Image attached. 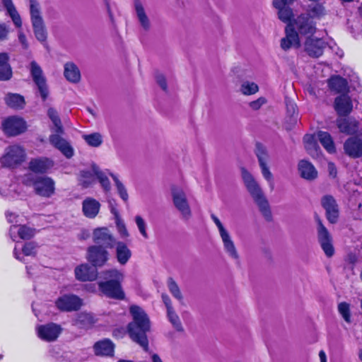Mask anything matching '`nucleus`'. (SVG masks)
I'll return each instance as SVG.
<instances>
[{
	"label": "nucleus",
	"mask_w": 362,
	"mask_h": 362,
	"mask_svg": "<svg viewBox=\"0 0 362 362\" xmlns=\"http://www.w3.org/2000/svg\"><path fill=\"white\" fill-rule=\"evenodd\" d=\"M8 60L9 57L6 53H0V81L9 80L12 76V70Z\"/></svg>",
	"instance_id": "72a5a7b5"
},
{
	"label": "nucleus",
	"mask_w": 362,
	"mask_h": 362,
	"mask_svg": "<svg viewBox=\"0 0 362 362\" xmlns=\"http://www.w3.org/2000/svg\"><path fill=\"white\" fill-rule=\"evenodd\" d=\"M266 103V100L264 98H259L256 100H254L250 103V107L255 110H259L264 103Z\"/></svg>",
	"instance_id": "052dcab7"
},
{
	"label": "nucleus",
	"mask_w": 362,
	"mask_h": 362,
	"mask_svg": "<svg viewBox=\"0 0 362 362\" xmlns=\"http://www.w3.org/2000/svg\"><path fill=\"white\" fill-rule=\"evenodd\" d=\"M334 107L339 116H346L352 111V100L348 95L342 94L335 98Z\"/></svg>",
	"instance_id": "b1692460"
},
{
	"label": "nucleus",
	"mask_w": 362,
	"mask_h": 362,
	"mask_svg": "<svg viewBox=\"0 0 362 362\" xmlns=\"http://www.w3.org/2000/svg\"><path fill=\"white\" fill-rule=\"evenodd\" d=\"M211 218L216 225V226L218 227L220 235L225 232H227V230L224 228L220 220L215 215L212 214Z\"/></svg>",
	"instance_id": "e2e57ef3"
},
{
	"label": "nucleus",
	"mask_w": 362,
	"mask_h": 362,
	"mask_svg": "<svg viewBox=\"0 0 362 362\" xmlns=\"http://www.w3.org/2000/svg\"><path fill=\"white\" fill-rule=\"evenodd\" d=\"M298 169L301 177L305 180H313L317 177V170L314 165L308 160H300L298 163Z\"/></svg>",
	"instance_id": "c85d7f7f"
},
{
	"label": "nucleus",
	"mask_w": 362,
	"mask_h": 362,
	"mask_svg": "<svg viewBox=\"0 0 362 362\" xmlns=\"http://www.w3.org/2000/svg\"><path fill=\"white\" fill-rule=\"evenodd\" d=\"M317 239L322 250L327 257H331L334 253L332 238L329 231L320 219L317 220Z\"/></svg>",
	"instance_id": "9d476101"
},
{
	"label": "nucleus",
	"mask_w": 362,
	"mask_h": 362,
	"mask_svg": "<svg viewBox=\"0 0 362 362\" xmlns=\"http://www.w3.org/2000/svg\"><path fill=\"white\" fill-rule=\"evenodd\" d=\"M328 85L330 89L337 93H346L349 90L347 81L339 76H332L329 78Z\"/></svg>",
	"instance_id": "f704fd0d"
},
{
	"label": "nucleus",
	"mask_w": 362,
	"mask_h": 362,
	"mask_svg": "<svg viewBox=\"0 0 362 362\" xmlns=\"http://www.w3.org/2000/svg\"><path fill=\"white\" fill-rule=\"evenodd\" d=\"M18 40L24 49H27L28 47L26 37L22 32H19L18 33Z\"/></svg>",
	"instance_id": "69168bd1"
},
{
	"label": "nucleus",
	"mask_w": 362,
	"mask_h": 362,
	"mask_svg": "<svg viewBox=\"0 0 362 362\" xmlns=\"http://www.w3.org/2000/svg\"><path fill=\"white\" fill-rule=\"evenodd\" d=\"M54 305L61 312L77 311L82 307L83 300L76 295L65 293L55 300Z\"/></svg>",
	"instance_id": "0eeeda50"
},
{
	"label": "nucleus",
	"mask_w": 362,
	"mask_h": 362,
	"mask_svg": "<svg viewBox=\"0 0 362 362\" xmlns=\"http://www.w3.org/2000/svg\"><path fill=\"white\" fill-rule=\"evenodd\" d=\"M64 75L67 81L73 83H77L81 80L80 70L73 62H67L64 64Z\"/></svg>",
	"instance_id": "7c9ffc66"
},
{
	"label": "nucleus",
	"mask_w": 362,
	"mask_h": 362,
	"mask_svg": "<svg viewBox=\"0 0 362 362\" xmlns=\"http://www.w3.org/2000/svg\"><path fill=\"white\" fill-rule=\"evenodd\" d=\"M226 251L228 253V255L234 259H238V255L237 251L235 250L233 242L231 240L230 237L228 232H225L220 235Z\"/></svg>",
	"instance_id": "79ce46f5"
},
{
	"label": "nucleus",
	"mask_w": 362,
	"mask_h": 362,
	"mask_svg": "<svg viewBox=\"0 0 362 362\" xmlns=\"http://www.w3.org/2000/svg\"><path fill=\"white\" fill-rule=\"evenodd\" d=\"M109 175L112 177L116 189L117 194H119V197L123 200L124 202L127 203L129 199V194L127 193V188L124 185V184L119 180L118 177L112 173H109Z\"/></svg>",
	"instance_id": "a18cd8bd"
},
{
	"label": "nucleus",
	"mask_w": 362,
	"mask_h": 362,
	"mask_svg": "<svg viewBox=\"0 0 362 362\" xmlns=\"http://www.w3.org/2000/svg\"><path fill=\"white\" fill-rule=\"evenodd\" d=\"M54 166V161L47 157L31 158L28 163V169L35 174H45Z\"/></svg>",
	"instance_id": "f3484780"
},
{
	"label": "nucleus",
	"mask_w": 362,
	"mask_h": 362,
	"mask_svg": "<svg viewBox=\"0 0 362 362\" xmlns=\"http://www.w3.org/2000/svg\"><path fill=\"white\" fill-rule=\"evenodd\" d=\"M162 299H163V301L164 304L165 305L167 310L173 309V307H172V305H171V300H170V298H169V296L168 295L163 294L162 295Z\"/></svg>",
	"instance_id": "338daca9"
},
{
	"label": "nucleus",
	"mask_w": 362,
	"mask_h": 362,
	"mask_svg": "<svg viewBox=\"0 0 362 362\" xmlns=\"http://www.w3.org/2000/svg\"><path fill=\"white\" fill-rule=\"evenodd\" d=\"M295 0H274L273 5L274 7L280 6V4H292Z\"/></svg>",
	"instance_id": "774afa93"
},
{
	"label": "nucleus",
	"mask_w": 362,
	"mask_h": 362,
	"mask_svg": "<svg viewBox=\"0 0 362 362\" xmlns=\"http://www.w3.org/2000/svg\"><path fill=\"white\" fill-rule=\"evenodd\" d=\"M96 175L93 170H84L80 172L78 182L83 188H88L95 183Z\"/></svg>",
	"instance_id": "ea45409f"
},
{
	"label": "nucleus",
	"mask_w": 362,
	"mask_h": 362,
	"mask_svg": "<svg viewBox=\"0 0 362 362\" xmlns=\"http://www.w3.org/2000/svg\"><path fill=\"white\" fill-rule=\"evenodd\" d=\"M337 126L339 131L346 134H354L358 129V122L353 118H339Z\"/></svg>",
	"instance_id": "cd10ccee"
},
{
	"label": "nucleus",
	"mask_w": 362,
	"mask_h": 362,
	"mask_svg": "<svg viewBox=\"0 0 362 362\" xmlns=\"http://www.w3.org/2000/svg\"><path fill=\"white\" fill-rule=\"evenodd\" d=\"M255 153L258 158L262 175L264 179L269 182L272 189L274 188V180L273 175L267 165V161L268 160V154L267 150L262 144L257 143L256 144Z\"/></svg>",
	"instance_id": "2eb2a0df"
},
{
	"label": "nucleus",
	"mask_w": 362,
	"mask_h": 362,
	"mask_svg": "<svg viewBox=\"0 0 362 362\" xmlns=\"http://www.w3.org/2000/svg\"><path fill=\"white\" fill-rule=\"evenodd\" d=\"M322 205L326 211L328 221L334 223L339 217V209L335 199L330 195H326L322 198Z\"/></svg>",
	"instance_id": "6ab92c4d"
},
{
	"label": "nucleus",
	"mask_w": 362,
	"mask_h": 362,
	"mask_svg": "<svg viewBox=\"0 0 362 362\" xmlns=\"http://www.w3.org/2000/svg\"><path fill=\"white\" fill-rule=\"evenodd\" d=\"M8 32V26L5 23H0V41L6 39Z\"/></svg>",
	"instance_id": "680f3d73"
},
{
	"label": "nucleus",
	"mask_w": 362,
	"mask_h": 362,
	"mask_svg": "<svg viewBox=\"0 0 362 362\" xmlns=\"http://www.w3.org/2000/svg\"><path fill=\"white\" fill-rule=\"evenodd\" d=\"M286 36L281 40V47L284 51L291 48H298L300 46L298 34L291 28V25H286L285 28Z\"/></svg>",
	"instance_id": "412c9836"
},
{
	"label": "nucleus",
	"mask_w": 362,
	"mask_h": 362,
	"mask_svg": "<svg viewBox=\"0 0 362 362\" xmlns=\"http://www.w3.org/2000/svg\"><path fill=\"white\" fill-rule=\"evenodd\" d=\"M325 44L322 39L308 37L305 42V52L311 57H319L323 53Z\"/></svg>",
	"instance_id": "5701e85b"
},
{
	"label": "nucleus",
	"mask_w": 362,
	"mask_h": 362,
	"mask_svg": "<svg viewBox=\"0 0 362 362\" xmlns=\"http://www.w3.org/2000/svg\"><path fill=\"white\" fill-rule=\"evenodd\" d=\"M361 25L359 23H356L355 25H351V32L355 38H358L362 36V28Z\"/></svg>",
	"instance_id": "bf43d9fd"
},
{
	"label": "nucleus",
	"mask_w": 362,
	"mask_h": 362,
	"mask_svg": "<svg viewBox=\"0 0 362 362\" xmlns=\"http://www.w3.org/2000/svg\"><path fill=\"white\" fill-rule=\"evenodd\" d=\"M51 357L55 362H64V356L61 354L59 349H52L49 351Z\"/></svg>",
	"instance_id": "13d9d810"
},
{
	"label": "nucleus",
	"mask_w": 362,
	"mask_h": 362,
	"mask_svg": "<svg viewBox=\"0 0 362 362\" xmlns=\"http://www.w3.org/2000/svg\"><path fill=\"white\" fill-rule=\"evenodd\" d=\"M115 246L117 262L122 265L126 264L132 257L130 249L126 243L121 241L115 243Z\"/></svg>",
	"instance_id": "c756f323"
},
{
	"label": "nucleus",
	"mask_w": 362,
	"mask_h": 362,
	"mask_svg": "<svg viewBox=\"0 0 362 362\" xmlns=\"http://www.w3.org/2000/svg\"><path fill=\"white\" fill-rule=\"evenodd\" d=\"M100 208V204L93 198L88 197L83 201L82 211L87 218H95L99 213Z\"/></svg>",
	"instance_id": "bb28decb"
},
{
	"label": "nucleus",
	"mask_w": 362,
	"mask_h": 362,
	"mask_svg": "<svg viewBox=\"0 0 362 362\" xmlns=\"http://www.w3.org/2000/svg\"><path fill=\"white\" fill-rule=\"evenodd\" d=\"M75 275L77 279L82 281H93L98 276V271L93 265L85 264L75 269Z\"/></svg>",
	"instance_id": "393cba45"
},
{
	"label": "nucleus",
	"mask_w": 362,
	"mask_h": 362,
	"mask_svg": "<svg viewBox=\"0 0 362 362\" xmlns=\"http://www.w3.org/2000/svg\"><path fill=\"white\" fill-rule=\"evenodd\" d=\"M255 153L258 158L262 175L264 179L269 182L272 189L274 188V180L273 175L267 165V161L268 160V154L267 150L262 144L257 143L256 144Z\"/></svg>",
	"instance_id": "dca6fc26"
},
{
	"label": "nucleus",
	"mask_w": 362,
	"mask_h": 362,
	"mask_svg": "<svg viewBox=\"0 0 362 362\" xmlns=\"http://www.w3.org/2000/svg\"><path fill=\"white\" fill-rule=\"evenodd\" d=\"M83 139L90 146L98 147L103 142L102 136L99 133L83 135Z\"/></svg>",
	"instance_id": "8fccbe9b"
},
{
	"label": "nucleus",
	"mask_w": 362,
	"mask_h": 362,
	"mask_svg": "<svg viewBox=\"0 0 362 362\" xmlns=\"http://www.w3.org/2000/svg\"><path fill=\"white\" fill-rule=\"evenodd\" d=\"M305 14L308 15L310 19L319 18L325 14V10L322 5L317 4L310 6L308 13Z\"/></svg>",
	"instance_id": "09e8293b"
},
{
	"label": "nucleus",
	"mask_w": 362,
	"mask_h": 362,
	"mask_svg": "<svg viewBox=\"0 0 362 362\" xmlns=\"http://www.w3.org/2000/svg\"><path fill=\"white\" fill-rule=\"evenodd\" d=\"M168 287L172 295L179 300L182 299V296L180 288L176 282L172 279L169 278L168 280Z\"/></svg>",
	"instance_id": "603ef678"
},
{
	"label": "nucleus",
	"mask_w": 362,
	"mask_h": 362,
	"mask_svg": "<svg viewBox=\"0 0 362 362\" xmlns=\"http://www.w3.org/2000/svg\"><path fill=\"white\" fill-rule=\"evenodd\" d=\"M37 245L33 242L26 243L22 248V254L18 252L16 246L13 250V255L16 259L23 262H25L24 256H35L36 255Z\"/></svg>",
	"instance_id": "e433bc0d"
},
{
	"label": "nucleus",
	"mask_w": 362,
	"mask_h": 362,
	"mask_svg": "<svg viewBox=\"0 0 362 362\" xmlns=\"http://www.w3.org/2000/svg\"><path fill=\"white\" fill-rule=\"evenodd\" d=\"M32 26L35 37L41 42L47 40V31L40 13V6L37 0H29Z\"/></svg>",
	"instance_id": "39448f33"
},
{
	"label": "nucleus",
	"mask_w": 362,
	"mask_h": 362,
	"mask_svg": "<svg viewBox=\"0 0 362 362\" xmlns=\"http://www.w3.org/2000/svg\"><path fill=\"white\" fill-rule=\"evenodd\" d=\"M344 149L349 156L357 158L362 156V138L352 136L349 138L344 144Z\"/></svg>",
	"instance_id": "4be33fe9"
},
{
	"label": "nucleus",
	"mask_w": 362,
	"mask_h": 362,
	"mask_svg": "<svg viewBox=\"0 0 362 362\" xmlns=\"http://www.w3.org/2000/svg\"><path fill=\"white\" fill-rule=\"evenodd\" d=\"M287 25H291L293 30L298 34L303 35H313L316 31L315 23L310 18L308 15L301 14L293 20V23H289Z\"/></svg>",
	"instance_id": "6e6552de"
},
{
	"label": "nucleus",
	"mask_w": 362,
	"mask_h": 362,
	"mask_svg": "<svg viewBox=\"0 0 362 362\" xmlns=\"http://www.w3.org/2000/svg\"><path fill=\"white\" fill-rule=\"evenodd\" d=\"M60 325L50 322L40 325L36 328L37 334L40 339L45 341H55L62 332Z\"/></svg>",
	"instance_id": "ddd939ff"
},
{
	"label": "nucleus",
	"mask_w": 362,
	"mask_h": 362,
	"mask_svg": "<svg viewBox=\"0 0 362 362\" xmlns=\"http://www.w3.org/2000/svg\"><path fill=\"white\" fill-rule=\"evenodd\" d=\"M117 229L122 238H127L129 236L128 230L124 221L120 219L115 221Z\"/></svg>",
	"instance_id": "4d7b16f0"
},
{
	"label": "nucleus",
	"mask_w": 362,
	"mask_h": 362,
	"mask_svg": "<svg viewBox=\"0 0 362 362\" xmlns=\"http://www.w3.org/2000/svg\"><path fill=\"white\" fill-rule=\"evenodd\" d=\"M95 322L94 316L89 313L81 312L76 315L73 324L80 328L87 329Z\"/></svg>",
	"instance_id": "2f4dec72"
},
{
	"label": "nucleus",
	"mask_w": 362,
	"mask_h": 362,
	"mask_svg": "<svg viewBox=\"0 0 362 362\" xmlns=\"http://www.w3.org/2000/svg\"><path fill=\"white\" fill-rule=\"evenodd\" d=\"M22 182L28 187H32L35 193L42 197H50L54 193V182L47 176L27 173L23 176Z\"/></svg>",
	"instance_id": "20e7f679"
},
{
	"label": "nucleus",
	"mask_w": 362,
	"mask_h": 362,
	"mask_svg": "<svg viewBox=\"0 0 362 362\" xmlns=\"http://www.w3.org/2000/svg\"><path fill=\"white\" fill-rule=\"evenodd\" d=\"M94 349L97 355L111 356L114 352V344L110 339H104L95 343Z\"/></svg>",
	"instance_id": "c9c22d12"
},
{
	"label": "nucleus",
	"mask_w": 362,
	"mask_h": 362,
	"mask_svg": "<svg viewBox=\"0 0 362 362\" xmlns=\"http://www.w3.org/2000/svg\"><path fill=\"white\" fill-rule=\"evenodd\" d=\"M133 321L128 325V332L131 339L139 344L144 351L148 349L146 333L150 330V321L144 310L137 305L129 308Z\"/></svg>",
	"instance_id": "f257e3e1"
},
{
	"label": "nucleus",
	"mask_w": 362,
	"mask_h": 362,
	"mask_svg": "<svg viewBox=\"0 0 362 362\" xmlns=\"http://www.w3.org/2000/svg\"><path fill=\"white\" fill-rule=\"evenodd\" d=\"M60 134L58 133L51 134L49 138V142L53 146L59 150L64 156L70 158L74 155V149Z\"/></svg>",
	"instance_id": "aec40b11"
},
{
	"label": "nucleus",
	"mask_w": 362,
	"mask_h": 362,
	"mask_svg": "<svg viewBox=\"0 0 362 362\" xmlns=\"http://www.w3.org/2000/svg\"><path fill=\"white\" fill-rule=\"evenodd\" d=\"M317 137L323 146V148L330 154L336 153V147L333 138L329 133L323 131H319L317 133Z\"/></svg>",
	"instance_id": "473e14b6"
},
{
	"label": "nucleus",
	"mask_w": 362,
	"mask_h": 362,
	"mask_svg": "<svg viewBox=\"0 0 362 362\" xmlns=\"http://www.w3.org/2000/svg\"><path fill=\"white\" fill-rule=\"evenodd\" d=\"M303 141L305 144V147L312 156H315V155H317L318 151L320 148L316 142V139L313 135L307 134L305 135L303 138Z\"/></svg>",
	"instance_id": "37998d69"
},
{
	"label": "nucleus",
	"mask_w": 362,
	"mask_h": 362,
	"mask_svg": "<svg viewBox=\"0 0 362 362\" xmlns=\"http://www.w3.org/2000/svg\"><path fill=\"white\" fill-rule=\"evenodd\" d=\"M26 158L25 150L20 145H11L6 148L4 154L0 158L2 165L15 168L23 163Z\"/></svg>",
	"instance_id": "423d86ee"
},
{
	"label": "nucleus",
	"mask_w": 362,
	"mask_h": 362,
	"mask_svg": "<svg viewBox=\"0 0 362 362\" xmlns=\"http://www.w3.org/2000/svg\"><path fill=\"white\" fill-rule=\"evenodd\" d=\"M135 222L141 235L144 238H148V234L146 232V223L144 218L140 216H136Z\"/></svg>",
	"instance_id": "6e6d98bb"
},
{
	"label": "nucleus",
	"mask_w": 362,
	"mask_h": 362,
	"mask_svg": "<svg viewBox=\"0 0 362 362\" xmlns=\"http://www.w3.org/2000/svg\"><path fill=\"white\" fill-rule=\"evenodd\" d=\"M108 252L101 245H93L88 248L87 259L95 267H101L108 260Z\"/></svg>",
	"instance_id": "4468645a"
},
{
	"label": "nucleus",
	"mask_w": 362,
	"mask_h": 362,
	"mask_svg": "<svg viewBox=\"0 0 362 362\" xmlns=\"http://www.w3.org/2000/svg\"><path fill=\"white\" fill-rule=\"evenodd\" d=\"M156 78L158 85L162 88L163 90H165L167 88V84L164 76L162 74H158Z\"/></svg>",
	"instance_id": "0e129e2a"
},
{
	"label": "nucleus",
	"mask_w": 362,
	"mask_h": 362,
	"mask_svg": "<svg viewBox=\"0 0 362 362\" xmlns=\"http://www.w3.org/2000/svg\"><path fill=\"white\" fill-rule=\"evenodd\" d=\"M104 281L98 282L100 291L107 297L117 300L124 298V293L121 283L123 281V274L116 269L104 271L102 273Z\"/></svg>",
	"instance_id": "f03ea898"
},
{
	"label": "nucleus",
	"mask_w": 362,
	"mask_h": 362,
	"mask_svg": "<svg viewBox=\"0 0 362 362\" xmlns=\"http://www.w3.org/2000/svg\"><path fill=\"white\" fill-rule=\"evenodd\" d=\"M93 170L103 190L106 192H110L111 189V185L106 173L100 170L99 167L95 164L93 165Z\"/></svg>",
	"instance_id": "a19ab883"
},
{
	"label": "nucleus",
	"mask_w": 362,
	"mask_h": 362,
	"mask_svg": "<svg viewBox=\"0 0 362 362\" xmlns=\"http://www.w3.org/2000/svg\"><path fill=\"white\" fill-rule=\"evenodd\" d=\"M4 6L6 8L7 13L11 18L14 25L17 28H20L22 25L21 18L16 11L12 0H1Z\"/></svg>",
	"instance_id": "58836bf2"
},
{
	"label": "nucleus",
	"mask_w": 362,
	"mask_h": 362,
	"mask_svg": "<svg viewBox=\"0 0 362 362\" xmlns=\"http://www.w3.org/2000/svg\"><path fill=\"white\" fill-rule=\"evenodd\" d=\"M172 195L175 206L181 213L182 218L188 220L192 213L185 193L182 189L174 187L172 189Z\"/></svg>",
	"instance_id": "9b49d317"
},
{
	"label": "nucleus",
	"mask_w": 362,
	"mask_h": 362,
	"mask_svg": "<svg viewBox=\"0 0 362 362\" xmlns=\"http://www.w3.org/2000/svg\"><path fill=\"white\" fill-rule=\"evenodd\" d=\"M5 102L9 107L15 110L23 109L25 106L24 98L18 93H8Z\"/></svg>",
	"instance_id": "4c0bfd02"
},
{
	"label": "nucleus",
	"mask_w": 362,
	"mask_h": 362,
	"mask_svg": "<svg viewBox=\"0 0 362 362\" xmlns=\"http://www.w3.org/2000/svg\"><path fill=\"white\" fill-rule=\"evenodd\" d=\"M2 129L8 136H16L23 133L27 129L25 121L19 117L11 116L2 122Z\"/></svg>",
	"instance_id": "1a4fd4ad"
},
{
	"label": "nucleus",
	"mask_w": 362,
	"mask_h": 362,
	"mask_svg": "<svg viewBox=\"0 0 362 362\" xmlns=\"http://www.w3.org/2000/svg\"><path fill=\"white\" fill-rule=\"evenodd\" d=\"M30 74L33 81L37 86L38 90L43 100H45L48 95V89L45 77L40 66L35 61L30 63Z\"/></svg>",
	"instance_id": "f8f14e48"
},
{
	"label": "nucleus",
	"mask_w": 362,
	"mask_h": 362,
	"mask_svg": "<svg viewBox=\"0 0 362 362\" xmlns=\"http://www.w3.org/2000/svg\"><path fill=\"white\" fill-rule=\"evenodd\" d=\"M291 4H280V6L275 7L279 10L278 15L281 21L285 23H293L291 21V17L293 16L292 9L289 7Z\"/></svg>",
	"instance_id": "49530a36"
},
{
	"label": "nucleus",
	"mask_w": 362,
	"mask_h": 362,
	"mask_svg": "<svg viewBox=\"0 0 362 362\" xmlns=\"http://www.w3.org/2000/svg\"><path fill=\"white\" fill-rule=\"evenodd\" d=\"M168 317L170 320V322L172 323L173 327L177 330V331H182V324L180 322V318L177 316V315L175 313L173 309L167 310Z\"/></svg>",
	"instance_id": "5fc2aeb1"
},
{
	"label": "nucleus",
	"mask_w": 362,
	"mask_h": 362,
	"mask_svg": "<svg viewBox=\"0 0 362 362\" xmlns=\"http://www.w3.org/2000/svg\"><path fill=\"white\" fill-rule=\"evenodd\" d=\"M258 86L254 82L245 81L241 85L240 90L244 95L255 94L258 91Z\"/></svg>",
	"instance_id": "3c124183"
},
{
	"label": "nucleus",
	"mask_w": 362,
	"mask_h": 362,
	"mask_svg": "<svg viewBox=\"0 0 362 362\" xmlns=\"http://www.w3.org/2000/svg\"><path fill=\"white\" fill-rule=\"evenodd\" d=\"M338 310L339 313L342 316L343 319L347 322H350L351 321V315H350V306L349 304L345 302L340 303L338 305Z\"/></svg>",
	"instance_id": "864d4df0"
},
{
	"label": "nucleus",
	"mask_w": 362,
	"mask_h": 362,
	"mask_svg": "<svg viewBox=\"0 0 362 362\" xmlns=\"http://www.w3.org/2000/svg\"><path fill=\"white\" fill-rule=\"evenodd\" d=\"M35 235V230L26 226H12L10 228V235L13 241L18 237L22 240H28Z\"/></svg>",
	"instance_id": "a878e982"
},
{
	"label": "nucleus",
	"mask_w": 362,
	"mask_h": 362,
	"mask_svg": "<svg viewBox=\"0 0 362 362\" xmlns=\"http://www.w3.org/2000/svg\"><path fill=\"white\" fill-rule=\"evenodd\" d=\"M241 171L242 177L247 190L259 206L262 215L267 221H270L272 218V213L269 203L264 196L261 188L249 172L245 168H242Z\"/></svg>",
	"instance_id": "7ed1b4c3"
},
{
	"label": "nucleus",
	"mask_w": 362,
	"mask_h": 362,
	"mask_svg": "<svg viewBox=\"0 0 362 362\" xmlns=\"http://www.w3.org/2000/svg\"><path fill=\"white\" fill-rule=\"evenodd\" d=\"M93 241L96 244L109 248H112L116 243L114 236L107 228L95 229L93 231Z\"/></svg>",
	"instance_id": "a211bd4d"
},
{
	"label": "nucleus",
	"mask_w": 362,
	"mask_h": 362,
	"mask_svg": "<svg viewBox=\"0 0 362 362\" xmlns=\"http://www.w3.org/2000/svg\"><path fill=\"white\" fill-rule=\"evenodd\" d=\"M135 9L136 11L137 17L141 25L144 27V28L147 29L149 27L148 19L144 12L141 4L138 1H135Z\"/></svg>",
	"instance_id": "de8ad7c7"
},
{
	"label": "nucleus",
	"mask_w": 362,
	"mask_h": 362,
	"mask_svg": "<svg viewBox=\"0 0 362 362\" xmlns=\"http://www.w3.org/2000/svg\"><path fill=\"white\" fill-rule=\"evenodd\" d=\"M47 115L52 122L54 127L52 129L53 132L58 134H63L64 129L57 112L54 108H49Z\"/></svg>",
	"instance_id": "c03bdc74"
}]
</instances>
